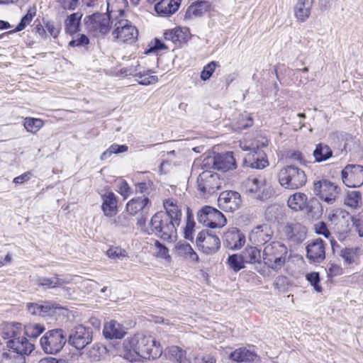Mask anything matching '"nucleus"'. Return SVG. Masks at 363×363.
Instances as JSON below:
<instances>
[{
	"instance_id": "37998d69",
	"label": "nucleus",
	"mask_w": 363,
	"mask_h": 363,
	"mask_svg": "<svg viewBox=\"0 0 363 363\" xmlns=\"http://www.w3.org/2000/svg\"><path fill=\"white\" fill-rule=\"evenodd\" d=\"M152 71L143 69L138 77V82L142 85H150L155 84L158 81V77L155 75H151Z\"/></svg>"
},
{
	"instance_id": "c03bdc74",
	"label": "nucleus",
	"mask_w": 363,
	"mask_h": 363,
	"mask_svg": "<svg viewBox=\"0 0 363 363\" xmlns=\"http://www.w3.org/2000/svg\"><path fill=\"white\" fill-rule=\"evenodd\" d=\"M228 263L230 267L236 272L245 268V264L240 254L230 255L228 258Z\"/></svg>"
},
{
	"instance_id": "13d9d810",
	"label": "nucleus",
	"mask_w": 363,
	"mask_h": 363,
	"mask_svg": "<svg viewBox=\"0 0 363 363\" xmlns=\"http://www.w3.org/2000/svg\"><path fill=\"white\" fill-rule=\"evenodd\" d=\"M155 247L156 250L155 253L156 254L157 257L163 259H167L170 257L168 249L159 241L155 242Z\"/></svg>"
},
{
	"instance_id": "f03ea898",
	"label": "nucleus",
	"mask_w": 363,
	"mask_h": 363,
	"mask_svg": "<svg viewBox=\"0 0 363 363\" xmlns=\"http://www.w3.org/2000/svg\"><path fill=\"white\" fill-rule=\"evenodd\" d=\"M277 177L279 184L284 189L291 190L301 188L307 181L304 171L293 164L282 167Z\"/></svg>"
},
{
	"instance_id": "f3484780",
	"label": "nucleus",
	"mask_w": 363,
	"mask_h": 363,
	"mask_svg": "<svg viewBox=\"0 0 363 363\" xmlns=\"http://www.w3.org/2000/svg\"><path fill=\"white\" fill-rule=\"evenodd\" d=\"M274 230L268 223H263L255 226L249 234V240L253 245H264L272 240Z\"/></svg>"
},
{
	"instance_id": "f8f14e48",
	"label": "nucleus",
	"mask_w": 363,
	"mask_h": 363,
	"mask_svg": "<svg viewBox=\"0 0 363 363\" xmlns=\"http://www.w3.org/2000/svg\"><path fill=\"white\" fill-rule=\"evenodd\" d=\"M245 193L253 199L266 200L269 197L270 192L262 178L250 177L244 184Z\"/></svg>"
},
{
	"instance_id": "ea45409f",
	"label": "nucleus",
	"mask_w": 363,
	"mask_h": 363,
	"mask_svg": "<svg viewBox=\"0 0 363 363\" xmlns=\"http://www.w3.org/2000/svg\"><path fill=\"white\" fill-rule=\"evenodd\" d=\"M36 14V8L30 7L28 9L27 13L21 18L20 23L15 29L9 31L8 33H14L23 30L30 23L33 17Z\"/></svg>"
},
{
	"instance_id": "2eb2a0df",
	"label": "nucleus",
	"mask_w": 363,
	"mask_h": 363,
	"mask_svg": "<svg viewBox=\"0 0 363 363\" xmlns=\"http://www.w3.org/2000/svg\"><path fill=\"white\" fill-rule=\"evenodd\" d=\"M197 247L206 255L215 254L220 246V241L218 235L209 233L208 230L201 231L196 237Z\"/></svg>"
},
{
	"instance_id": "e433bc0d",
	"label": "nucleus",
	"mask_w": 363,
	"mask_h": 363,
	"mask_svg": "<svg viewBox=\"0 0 363 363\" xmlns=\"http://www.w3.org/2000/svg\"><path fill=\"white\" fill-rule=\"evenodd\" d=\"M307 199V196L303 193H295L289 198L288 206L296 211L303 210L306 205Z\"/></svg>"
},
{
	"instance_id": "4be33fe9",
	"label": "nucleus",
	"mask_w": 363,
	"mask_h": 363,
	"mask_svg": "<svg viewBox=\"0 0 363 363\" xmlns=\"http://www.w3.org/2000/svg\"><path fill=\"white\" fill-rule=\"evenodd\" d=\"M245 237L238 228H232L223 236V245L231 250H238L244 245Z\"/></svg>"
},
{
	"instance_id": "09e8293b",
	"label": "nucleus",
	"mask_w": 363,
	"mask_h": 363,
	"mask_svg": "<svg viewBox=\"0 0 363 363\" xmlns=\"http://www.w3.org/2000/svg\"><path fill=\"white\" fill-rule=\"evenodd\" d=\"M362 199V195L359 191H351L347 194L345 200V205L351 208H357Z\"/></svg>"
},
{
	"instance_id": "2f4dec72",
	"label": "nucleus",
	"mask_w": 363,
	"mask_h": 363,
	"mask_svg": "<svg viewBox=\"0 0 363 363\" xmlns=\"http://www.w3.org/2000/svg\"><path fill=\"white\" fill-rule=\"evenodd\" d=\"M149 203V199L147 197H137L132 199L126 204L127 212L134 216L140 211H145Z\"/></svg>"
},
{
	"instance_id": "39448f33",
	"label": "nucleus",
	"mask_w": 363,
	"mask_h": 363,
	"mask_svg": "<svg viewBox=\"0 0 363 363\" xmlns=\"http://www.w3.org/2000/svg\"><path fill=\"white\" fill-rule=\"evenodd\" d=\"M66 342V335L62 329L48 330L40 340L42 350L46 354H56L60 352Z\"/></svg>"
},
{
	"instance_id": "0eeeda50",
	"label": "nucleus",
	"mask_w": 363,
	"mask_h": 363,
	"mask_svg": "<svg viewBox=\"0 0 363 363\" xmlns=\"http://www.w3.org/2000/svg\"><path fill=\"white\" fill-rule=\"evenodd\" d=\"M314 194L323 202L333 204L340 194V188L328 179H321L313 184Z\"/></svg>"
},
{
	"instance_id": "79ce46f5",
	"label": "nucleus",
	"mask_w": 363,
	"mask_h": 363,
	"mask_svg": "<svg viewBox=\"0 0 363 363\" xmlns=\"http://www.w3.org/2000/svg\"><path fill=\"white\" fill-rule=\"evenodd\" d=\"M23 125L27 131L35 133L43 127V121L40 118H26Z\"/></svg>"
},
{
	"instance_id": "338daca9",
	"label": "nucleus",
	"mask_w": 363,
	"mask_h": 363,
	"mask_svg": "<svg viewBox=\"0 0 363 363\" xmlns=\"http://www.w3.org/2000/svg\"><path fill=\"white\" fill-rule=\"evenodd\" d=\"M195 225V223L192 220H190L189 218H188L185 229H184V237L187 240H192V233L194 231V228Z\"/></svg>"
},
{
	"instance_id": "4d7b16f0",
	"label": "nucleus",
	"mask_w": 363,
	"mask_h": 363,
	"mask_svg": "<svg viewBox=\"0 0 363 363\" xmlns=\"http://www.w3.org/2000/svg\"><path fill=\"white\" fill-rule=\"evenodd\" d=\"M169 354L174 360L179 363H182L185 357L184 351L177 346L170 347L169 349Z\"/></svg>"
},
{
	"instance_id": "a19ab883",
	"label": "nucleus",
	"mask_w": 363,
	"mask_h": 363,
	"mask_svg": "<svg viewBox=\"0 0 363 363\" xmlns=\"http://www.w3.org/2000/svg\"><path fill=\"white\" fill-rule=\"evenodd\" d=\"M25 335L30 338H37L45 330V327L39 323H28L25 325Z\"/></svg>"
},
{
	"instance_id": "0e129e2a",
	"label": "nucleus",
	"mask_w": 363,
	"mask_h": 363,
	"mask_svg": "<svg viewBox=\"0 0 363 363\" xmlns=\"http://www.w3.org/2000/svg\"><path fill=\"white\" fill-rule=\"evenodd\" d=\"M119 193L125 198L128 196L131 190L128 183L125 180H122L118 184Z\"/></svg>"
},
{
	"instance_id": "4468645a",
	"label": "nucleus",
	"mask_w": 363,
	"mask_h": 363,
	"mask_svg": "<svg viewBox=\"0 0 363 363\" xmlns=\"http://www.w3.org/2000/svg\"><path fill=\"white\" fill-rule=\"evenodd\" d=\"M92 329L82 325L75 326L70 332L68 342L77 350H82L92 341Z\"/></svg>"
},
{
	"instance_id": "bb28decb",
	"label": "nucleus",
	"mask_w": 363,
	"mask_h": 363,
	"mask_svg": "<svg viewBox=\"0 0 363 363\" xmlns=\"http://www.w3.org/2000/svg\"><path fill=\"white\" fill-rule=\"evenodd\" d=\"M189 30L187 28H176L167 30L164 33V38L166 40L171 41L174 44H180L187 40Z\"/></svg>"
},
{
	"instance_id": "72a5a7b5",
	"label": "nucleus",
	"mask_w": 363,
	"mask_h": 363,
	"mask_svg": "<svg viewBox=\"0 0 363 363\" xmlns=\"http://www.w3.org/2000/svg\"><path fill=\"white\" fill-rule=\"evenodd\" d=\"M177 253L184 259L194 262L199 261V256L191 246L186 242H178L175 247Z\"/></svg>"
},
{
	"instance_id": "f257e3e1",
	"label": "nucleus",
	"mask_w": 363,
	"mask_h": 363,
	"mask_svg": "<svg viewBox=\"0 0 363 363\" xmlns=\"http://www.w3.org/2000/svg\"><path fill=\"white\" fill-rule=\"evenodd\" d=\"M6 345L9 350L1 354L2 363H26V357L34 350V345L23 336L12 337Z\"/></svg>"
},
{
	"instance_id": "6e6d98bb",
	"label": "nucleus",
	"mask_w": 363,
	"mask_h": 363,
	"mask_svg": "<svg viewBox=\"0 0 363 363\" xmlns=\"http://www.w3.org/2000/svg\"><path fill=\"white\" fill-rule=\"evenodd\" d=\"M45 27L50 33L51 36L54 38L58 37L60 30H61V24L60 23H55L54 21H47L45 23Z\"/></svg>"
},
{
	"instance_id": "473e14b6",
	"label": "nucleus",
	"mask_w": 363,
	"mask_h": 363,
	"mask_svg": "<svg viewBox=\"0 0 363 363\" xmlns=\"http://www.w3.org/2000/svg\"><path fill=\"white\" fill-rule=\"evenodd\" d=\"M313 1H297L294 6V14L298 21H306L311 15Z\"/></svg>"
},
{
	"instance_id": "a18cd8bd",
	"label": "nucleus",
	"mask_w": 363,
	"mask_h": 363,
	"mask_svg": "<svg viewBox=\"0 0 363 363\" xmlns=\"http://www.w3.org/2000/svg\"><path fill=\"white\" fill-rule=\"evenodd\" d=\"M281 216V209L278 205H272L269 206L264 213L266 220L269 222H275Z\"/></svg>"
},
{
	"instance_id": "5fc2aeb1",
	"label": "nucleus",
	"mask_w": 363,
	"mask_h": 363,
	"mask_svg": "<svg viewBox=\"0 0 363 363\" xmlns=\"http://www.w3.org/2000/svg\"><path fill=\"white\" fill-rule=\"evenodd\" d=\"M89 44V38L84 34H79L76 38L72 39L69 45L71 47L86 48Z\"/></svg>"
},
{
	"instance_id": "aec40b11",
	"label": "nucleus",
	"mask_w": 363,
	"mask_h": 363,
	"mask_svg": "<svg viewBox=\"0 0 363 363\" xmlns=\"http://www.w3.org/2000/svg\"><path fill=\"white\" fill-rule=\"evenodd\" d=\"M241 198L239 193L233 191H223L218 197L219 207L225 211H234L241 204Z\"/></svg>"
},
{
	"instance_id": "dca6fc26",
	"label": "nucleus",
	"mask_w": 363,
	"mask_h": 363,
	"mask_svg": "<svg viewBox=\"0 0 363 363\" xmlns=\"http://www.w3.org/2000/svg\"><path fill=\"white\" fill-rule=\"evenodd\" d=\"M343 183L348 187L357 188L363 184V167L347 164L341 172Z\"/></svg>"
},
{
	"instance_id": "9d476101",
	"label": "nucleus",
	"mask_w": 363,
	"mask_h": 363,
	"mask_svg": "<svg viewBox=\"0 0 363 363\" xmlns=\"http://www.w3.org/2000/svg\"><path fill=\"white\" fill-rule=\"evenodd\" d=\"M142 334H135L125 339L122 344L121 355L129 362H137L142 358Z\"/></svg>"
},
{
	"instance_id": "7ed1b4c3",
	"label": "nucleus",
	"mask_w": 363,
	"mask_h": 363,
	"mask_svg": "<svg viewBox=\"0 0 363 363\" xmlns=\"http://www.w3.org/2000/svg\"><path fill=\"white\" fill-rule=\"evenodd\" d=\"M288 255L287 247L279 241L266 245L262 252L264 263L272 269H279L285 264Z\"/></svg>"
},
{
	"instance_id": "58836bf2",
	"label": "nucleus",
	"mask_w": 363,
	"mask_h": 363,
	"mask_svg": "<svg viewBox=\"0 0 363 363\" xmlns=\"http://www.w3.org/2000/svg\"><path fill=\"white\" fill-rule=\"evenodd\" d=\"M240 255L245 264L259 262L260 259V250L256 247H247Z\"/></svg>"
},
{
	"instance_id": "1a4fd4ad",
	"label": "nucleus",
	"mask_w": 363,
	"mask_h": 363,
	"mask_svg": "<svg viewBox=\"0 0 363 363\" xmlns=\"http://www.w3.org/2000/svg\"><path fill=\"white\" fill-rule=\"evenodd\" d=\"M86 29L94 36L106 35L110 30V17L106 13H94L84 19Z\"/></svg>"
},
{
	"instance_id": "5701e85b",
	"label": "nucleus",
	"mask_w": 363,
	"mask_h": 363,
	"mask_svg": "<svg viewBox=\"0 0 363 363\" xmlns=\"http://www.w3.org/2000/svg\"><path fill=\"white\" fill-rule=\"evenodd\" d=\"M213 167L215 169L227 172L236 167V161L232 152L218 154L213 159Z\"/></svg>"
},
{
	"instance_id": "774afa93",
	"label": "nucleus",
	"mask_w": 363,
	"mask_h": 363,
	"mask_svg": "<svg viewBox=\"0 0 363 363\" xmlns=\"http://www.w3.org/2000/svg\"><path fill=\"white\" fill-rule=\"evenodd\" d=\"M287 157L293 161H297L300 164L305 162L303 154L299 151H292L288 153Z\"/></svg>"
},
{
	"instance_id": "cd10ccee",
	"label": "nucleus",
	"mask_w": 363,
	"mask_h": 363,
	"mask_svg": "<svg viewBox=\"0 0 363 363\" xmlns=\"http://www.w3.org/2000/svg\"><path fill=\"white\" fill-rule=\"evenodd\" d=\"M102 210L104 214L108 217H113L117 212L116 196L113 192H107L101 196Z\"/></svg>"
},
{
	"instance_id": "69168bd1",
	"label": "nucleus",
	"mask_w": 363,
	"mask_h": 363,
	"mask_svg": "<svg viewBox=\"0 0 363 363\" xmlns=\"http://www.w3.org/2000/svg\"><path fill=\"white\" fill-rule=\"evenodd\" d=\"M342 274V269L336 264H330L328 268V274L330 277H336Z\"/></svg>"
},
{
	"instance_id": "680f3d73",
	"label": "nucleus",
	"mask_w": 363,
	"mask_h": 363,
	"mask_svg": "<svg viewBox=\"0 0 363 363\" xmlns=\"http://www.w3.org/2000/svg\"><path fill=\"white\" fill-rule=\"evenodd\" d=\"M307 280L311 284L312 286H314V289L320 292L321 291L322 289L319 286V281H320V277L319 274L317 272H312L306 276Z\"/></svg>"
},
{
	"instance_id": "b1692460",
	"label": "nucleus",
	"mask_w": 363,
	"mask_h": 363,
	"mask_svg": "<svg viewBox=\"0 0 363 363\" xmlns=\"http://www.w3.org/2000/svg\"><path fill=\"white\" fill-rule=\"evenodd\" d=\"M72 279L70 277H60L55 274L53 277L49 278L45 277H39L36 279V284L45 289H51L57 287H61L64 284L70 283Z\"/></svg>"
},
{
	"instance_id": "6ab92c4d",
	"label": "nucleus",
	"mask_w": 363,
	"mask_h": 363,
	"mask_svg": "<svg viewBox=\"0 0 363 363\" xmlns=\"http://www.w3.org/2000/svg\"><path fill=\"white\" fill-rule=\"evenodd\" d=\"M306 250V258L311 263H320L325 258V245L320 238L309 241Z\"/></svg>"
},
{
	"instance_id": "8fccbe9b",
	"label": "nucleus",
	"mask_w": 363,
	"mask_h": 363,
	"mask_svg": "<svg viewBox=\"0 0 363 363\" xmlns=\"http://www.w3.org/2000/svg\"><path fill=\"white\" fill-rule=\"evenodd\" d=\"M143 69V68L140 66L138 62H136L135 65H131L128 67L122 68L121 69V73L125 76H133L138 78Z\"/></svg>"
},
{
	"instance_id": "7c9ffc66",
	"label": "nucleus",
	"mask_w": 363,
	"mask_h": 363,
	"mask_svg": "<svg viewBox=\"0 0 363 363\" xmlns=\"http://www.w3.org/2000/svg\"><path fill=\"white\" fill-rule=\"evenodd\" d=\"M179 1H158L155 5V10L160 16H169L179 8Z\"/></svg>"
},
{
	"instance_id": "052dcab7",
	"label": "nucleus",
	"mask_w": 363,
	"mask_h": 363,
	"mask_svg": "<svg viewBox=\"0 0 363 363\" xmlns=\"http://www.w3.org/2000/svg\"><path fill=\"white\" fill-rule=\"evenodd\" d=\"M314 229L317 234L322 235L326 238L330 236V232L324 222H318L314 225Z\"/></svg>"
},
{
	"instance_id": "c756f323",
	"label": "nucleus",
	"mask_w": 363,
	"mask_h": 363,
	"mask_svg": "<svg viewBox=\"0 0 363 363\" xmlns=\"http://www.w3.org/2000/svg\"><path fill=\"white\" fill-rule=\"evenodd\" d=\"M167 213L175 224L179 225L181 221L182 211L177 201L174 199H168L163 203Z\"/></svg>"
},
{
	"instance_id": "a878e982",
	"label": "nucleus",
	"mask_w": 363,
	"mask_h": 363,
	"mask_svg": "<svg viewBox=\"0 0 363 363\" xmlns=\"http://www.w3.org/2000/svg\"><path fill=\"white\" fill-rule=\"evenodd\" d=\"M126 332L124 327L117 321L112 320L104 325L103 334L106 339H121Z\"/></svg>"
},
{
	"instance_id": "864d4df0",
	"label": "nucleus",
	"mask_w": 363,
	"mask_h": 363,
	"mask_svg": "<svg viewBox=\"0 0 363 363\" xmlns=\"http://www.w3.org/2000/svg\"><path fill=\"white\" fill-rule=\"evenodd\" d=\"M352 222V228L357 232L359 237L363 236V213H359L355 216L351 217Z\"/></svg>"
},
{
	"instance_id": "423d86ee",
	"label": "nucleus",
	"mask_w": 363,
	"mask_h": 363,
	"mask_svg": "<svg viewBox=\"0 0 363 363\" xmlns=\"http://www.w3.org/2000/svg\"><path fill=\"white\" fill-rule=\"evenodd\" d=\"M112 35L118 43L131 44L138 38V31L130 21L121 18L116 20Z\"/></svg>"
},
{
	"instance_id": "603ef678",
	"label": "nucleus",
	"mask_w": 363,
	"mask_h": 363,
	"mask_svg": "<svg viewBox=\"0 0 363 363\" xmlns=\"http://www.w3.org/2000/svg\"><path fill=\"white\" fill-rule=\"evenodd\" d=\"M218 66V62L215 61H211L207 64L206 66H204L203 70L201 72V79L203 81L209 79Z\"/></svg>"
},
{
	"instance_id": "ddd939ff",
	"label": "nucleus",
	"mask_w": 363,
	"mask_h": 363,
	"mask_svg": "<svg viewBox=\"0 0 363 363\" xmlns=\"http://www.w3.org/2000/svg\"><path fill=\"white\" fill-rule=\"evenodd\" d=\"M223 181L217 173L204 171L197 179L199 189L203 194H213L222 187Z\"/></svg>"
},
{
	"instance_id": "e2e57ef3",
	"label": "nucleus",
	"mask_w": 363,
	"mask_h": 363,
	"mask_svg": "<svg viewBox=\"0 0 363 363\" xmlns=\"http://www.w3.org/2000/svg\"><path fill=\"white\" fill-rule=\"evenodd\" d=\"M152 182L150 181H146L138 183L136 185V191L143 194H149L152 189Z\"/></svg>"
},
{
	"instance_id": "f704fd0d",
	"label": "nucleus",
	"mask_w": 363,
	"mask_h": 363,
	"mask_svg": "<svg viewBox=\"0 0 363 363\" xmlns=\"http://www.w3.org/2000/svg\"><path fill=\"white\" fill-rule=\"evenodd\" d=\"M82 15L79 13H74L69 15L65 22V32L71 35L79 31L80 19Z\"/></svg>"
},
{
	"instance_id": "a211bd4d",
	"label": "nucleus",
	"mask_w": 363,
	"mask_h": 363,
	"mask_svg": "<svg viewBox=\"0 0 363 363\" xmlns=\"http://www.w3.org/2000/svg\"><path fill=\"white\" fill-rule=\"evenodd\" d=\"M142 358L156 359L162 354V347L160 342L151 335L142 334Z\"/></svg>"
},
{
	"instance_id": "9b49d317",
	"label": "nucleus",
	"mask_w": 363,
	"mask_h": 363,
	"mask_svg": "<svg viewBox=\"0 0 363 363\" xmlns=\"http://www.w3.org/2000/svg\"><path fill=\"white\" fill-rule=\"evenodd\" d=\"M306 228L299 223H287L281 228V237L291 245L301 243L306 238Z\"/></svg>"
},
{
	"instance_id": "49530a36",
	"label": "nucleus",
	"mask_w": 363,
	"mask_h": 363,
	"mask_svg": "<svg viewBox=\"0 0 363 363\" xmlns=\"http://www.w3.org/2000/svg\"><path fill=\"white\" fill-rule=\"evenodd\" d=\"M128 150V146L125 145L113 144L108 149L104 151L101 155V160L108 159L112 154L124 152Z\"/></svg>"
},
{
	"instance_id": "20e7f679",
	"label": "nucleus",
	"mask_w": 363,
	"mask_h": 363,
	"mask_svg": "<svg viewBox=\"0 0 363 363\" xmlns=\"http://www.w3.org/2000/svg\"><path fill=\"white\" fill-rule=\"evenodd\" d=\"M150 230L157 237L164 240H171L176 235V227L172 219L163 211L156 213L150 222Z\"/></svg>"
},
{
	"instance_id": "3c124183",
	"label": "nucleus",
	"mask_w": 363,
	"mask_h": 363,
	"mask_svg": "<svg viewBox=\"0 0 363 363\" xmlns=\"http://www.w3.org/2000/svg\"><path fill=\"white\" fill-rule=\"evenodd\" d=\"M107 256L113 259L122 260L127 257V252L125 250L119 247H111L106 251Z\"/></svg>"
},
{
	"instance_id": "6e6552de",
	"label": "nucleus",
	"mask_w": 363,
	"mask_h": 363,
	"mask_svg": "<svg viewBox=\"0 0 363 363\" xmlns=\"http://www.w3.org/2000/svg\"><path fill=\"white\" fill-rule=\"evenodd\" d=\"M199 223L211 228H221L226 224L224 215L215 208L205 206L197 213Z\"/></svg>"
},
{
	"instance_id": "de8ad7c7",
	"label": "nucleus",
	"mask_w": 363,
	"mask_h": 363,
	"mask_svg": "<svg viewBox=\"0 0 363 363\" xmlns=\"http://www.w3.org/2000/svg\"><path fill=\"white\" fill-rule=\"evenodd\" d=\"M216 359L211 354H195L189 359V363H216Z\"/></svg>"
},
{
	"instance_id": "393cba45",
	"label": "nucleus",
	"mask_w": 363,
	"mask_h": 363,
	"mask_svg": "<svg viewBox=\"0 0 363 363\" xmlns=\"http://www.w3.org/2000/svg\"><path fill=\"white\" fill-rule=\"evenodd\" d=\"M57 305L51 302L45 301L41 303H28L27 304L28 311L35 315L46 316L54 313Z\"/></svg>"
},
{
	"instance_id": "c85d7f7f",
	"label": "nucleus",
	"mask_w": 363,
	"mask_h": 363,
	"mask_svg": "<svg viewBox=\"0 0 363 363\" xmlns=\"http://www.w3.org/2000/svg\"><path fill=\"white\" fill-rule=\"evenodd\" d=\"M257 357V354L245 347H240L236 349L235 351L231 352L229 354V359L233 362L238 363H247L253 361Z\"/></svg>"
},
{
	"instance_id": "bf43d9fd",
	"label": "nucleus",
	"mask_w": 363,
	"mask_h": 363,
	"mask_svg": "<svg viewBox=\"0 0 363 363\" xmlns=\"http://www.w3.org/2000/svg\"><path fill=\"white\" fill-rule=\"evenodd\" d=\"M341 257L345 263L350 264L354 262L356 254L352 249L346 248L342 250Z\"/></svg>"
},
{
	"instance_id": "412c9836",
	"label": "nucleus",
	"mask_w": 363,
	"mask_h": 363,
	"mask_svg": "<svg viewBox=\"0 0 363 363\" xmlns=\"http://www.w3.org/2000/svg\"><path fill=\"white\" fill-rule=\"evenodd\" d=\"M245 166L253 169H263L269 165L266 154L260 149L250 151L244 157Z\"/></svg>"
},
{
	"instance_id": "4c0bfd02",
	"label": "nucleus",
	"mask_w": 363,
	"mask_h": 363,
	"mask_svg": "<svg viewBox=\"0 0 363 363\" xmlns=\"http://www.w3.org/2000/svg\"><path fill=\"white\" fill-rule=\"evenodd\" d=\"M313 156L316 162H321L330 158L333 156V151L328 145L319 143L313 151Z\"/></svg>"
},
{
	"instance_id": "c9c22d12",
	"label": "nucleus",
	"mask_w": 363,
	"mask_h": 363,
	"mask_svg": "<svg viewBox=\"0 0 363 363\" xmlns=\"http://www.w3.org/2000/svg\"><path fill=\"white\" fill-rule=\"evenodd\" d=\"M209 1H194L189 6L186 11V15L189 17H199L205 12L208 11L210 8Z\"/></svg>"
}]
</instances>
